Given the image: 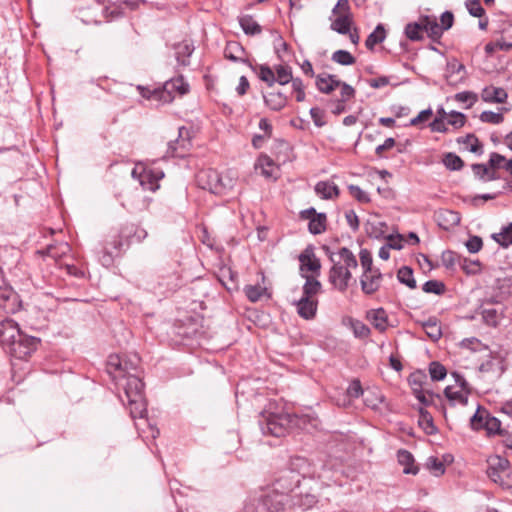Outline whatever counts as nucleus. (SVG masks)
<instances>
[{"label": "nucleus", "instance_id": "4c0bfd02", "mask_svg": "<svg viewBox=\"0 0 512 512\" xmlns=\"http://www.w3.org/2000/svg\"><path fill=\"white\" fill-rule=\"evenodd\" d=\"M439 226L445 230H448L451 226L458 225L460 222V216L458 213L452 210H443L438 214Z\"/></svg>", "mask_w": 512, "mask_h": 512}, {"label": "nucleus", "instance_id": "8fccbe9b", "mask_svg": "<svg viewBox=\"0 0 512 512\" xmlns=\"http://www.w3.org/2000/svg\"><path fill=\"white\" fill-rule=\"evenodd\" d=\"M138 90L140 91L141 96L146 99H155L165 103L172 101L171 97H164V93L160 88L150 90L149 88L138 86Z\"/></svg>", "mask_w": 512, "mask_h": 512}, {"label": "nucleus", "instance_id": "69168bd1", "mask_svg": "<svg viewBox=\"0 0 512 512\" xmlns=\"http://www.w3.org/2000/svg\"><path fill=\"white\" fill-rule=\"evenodd\" d=\"M506 161L507 160L503 155L497 152H492L489 157L488 165L492 170H498L503 168Z\"/></svg>", "mask_w": 512, "mask_h": 512}, {"label": "nucleus", "instance_id": "9d476101", "mask_svg": "<svg viewBox=\"0 0 512 512\" xmlns=\"http://www.w3.org/2000/svg\"><path fill=\"white\" fill-rule=\"evenodd\" d=\"M191 147V131L182 126L178 129V137L168 143L166 155L168 157L184 158Z\"/></svg>", "mask_w": 512, "mask_h": 512}, {"label": "nucleus", "instance_id": "393cba45", "mask_svg": "<svg viewBox=\"0 0 512 512\" xmlns=\"http://www.w3.org/2000/svg\"><path fill=\"white\" fill-rule=\"evenodd\" d=\"M343 324L352 330L355 338L365 339L368 338L371 333L370 328L365 323L352 317L344 318Z\"/></svg>", "mask_w": 512, "mask_h": 512}, {"label": "nucleus", "instance_id": "09e8293b", "mask_svg": "<svg viewBox=\"0 0 512 512\" xmlns=\"http://www.w3.org/2000/svg\"><path fill=\"white\" fill-rule=\"evenodd\" d=\"M17 298V293L10 286L5 285L0 288V306L10 308V303H16Z\"/></svg>", "mask_w": 512, "mask_h": 512}, {"label": "nucleus", "instance_id": "a18cd8bd", "mask_svg": "<svg viewBox=\"0 0 512 512\" xmlns=\"http://www.w3.org/2000/svg\"><path fill=\"white\" fill-rule=\"evenodd\" d=\"M492 238L503 248L512 245V222L503 227L501 232L493 234Z\"/></svg>", "mask_w": 512, "mask_h": 512}, {"label": "nucleus", "instance_id": "5701e85b", "mask_svg": "<svg viewBox=\"0 0 512 512\" xmlns=\"http://www.w3.org/2000/svg\"><path fill=\"white\" fill-rule=\"evenodd\" d=\"M315 193L322 199L329 200L339 196L338 186L330 181H319L314 187Z\"/></svg>", "mask_w": 512, "mask_h": 512}, {"label": "nucleus", "instance_id": "2f4dec72", "mask_svg": "<svg viewBox=\"0 0 512 512\" xmlns=\"http://www.w3.org/2000/svg\"><path fill=\"white\" fill-rule=\"evenodd\" d=\"M368 318L371 320L372 325L379 332L383 333L388 327V316L383 308L371 310L368 313Z\"/></svg>", "mask_w": 512, "mask_h": 512}, {"label": "nucleus", "instance_id": "4d7b16f0", "mask_svg": "<svg viewBox=\"0 0 512 512\" xmlns=\"http://www.w3.org/2000/svg\"><path fill=\"white\" fill-rule=\"evenodd\" d=\"M426 467L429 471H431L435 476L443 475L445 472V467L442 461H440L435 456H430L427 459Z\"/></svg>", "mask_w": 512, "mask_h": 512}, {"label": "nucleus", "instance_id": "f704fd0d", "mask_svg": "<svg viewBox=\"0 0 512 512\" xmlns=\"http://www.w3.org/2000/svg\"><path fill=\"white\" fill-rule=\"evenodd\" d=\"M418 424L427 435H433L437 432L432 415L423 407L419 409Z\"/></svg>", "mask_w": 512, "mask_h": 512}, {"label": "nucleus", "instance_id": "473e14b6", "mask_svg": "<svg viewBox=\"0 0 512 512\" xmlns=\"http://www.w3.org/2000/svg\"><path fill=\"white\" fill-rule=\"evenodd\" d=\"M426 335L436 342L442 337V330L439 321L436 317H429L428 320L421 323Z\"/></svg>", "mask_w": 512, "mask_h": 512}, {"label": "nucleus", "instance_id": "9b49d317", "mask_svg": "<svg viewBox=\"0 0 512 512\" xmlns=\"http://www.w3.org/2000/svg\"><path fill=\"white\" fill-rule=\"evenodd\" d=\"M427 376L424 372L418 370L411 373L408 377V383L411 386L414 396L417 400L424 406H429L432 403V398L436 396L437 398H441L440 395H434L432 392L427 391L426 393L429 395L427 397L425 395V391L423 389V385L426 382Z\"/></svg>", "mask_w": 512, "mask_h": 512}, {"label": "nucleus", "instance_id": "864d4df0", "mask_svg": "<svg viewBox=\"0 0 512 512\" xmlns=\"http://www.w3.org/2000/svg\"><path fill=\"white\" fill-rule=\"evenodd\" d=\"M422 22L421 23H409L405 27V35L411 41H419L423 38Z\"/></svg>", "mask_w": 512, "mask_h": 512}, {"label": "nucleus", "instance_id": "ddd939ff", "mask_svg": "<svg viewBox=\"0 0 512 512\" xmlns=\"http://www.w3.org/2000/svg\"><path fill=\"white\" fill-rule=\"evenodd\" d=\"M382 274L379 269H374L373 272H366L361 275L360 284L363 293L372 295L380 288L382 281Z\"/></svg>", "mask_w": 512, "mask_h": 512}, {"label": "nucleus", "instance_id": "72a5a7b5", "mask_svg": "<svg viewBox=\"0 0 512 512\" xmlns=\"http://www.w3.org/2000/svg\"><path fill=\"white\" fill-rule=\"evenodd\" d=\"M352 16L351 14H340L332 23L331 30L346 35L351 30Z\"/></svg>", "mask_w": 512, "mask_h": 512}, {"label": "nucleus", "instance_id": "f03ea898", "mask_svg": "<svg viewBox=\"0 0 512 512\" xmlns=\"http://www.w3.org/2000/svg\"><path fill=\"white\" fill-rule=\"evenodd\" d=\"M258 422L263 435L283 437L293 428H304L307 416L264 411L260 414Z\"/></svg>", "mask_w": 512, "mask_h": 512}, {"label": "nucleus", "instance_id": "de8ad7c7", "mask_svg": "<svg viewBox=\"0 0 512 512\" xmlns=\"http://www.w3.org/2000/svg\"><path fill=\"white\" fill-rule=\"evenodd\" d=\"M442 162L450 171H459L464 167V161L455 153L448 152L444 155Z\"/></svg>", "mask_w": 512, "mask_h": 512}, {"label": "nucleus", "instance_id": "e2e57ef3", "mask_svg": "<svg viewBox=\"0 0 512 512\" xmlns=\"http://www.w3.org/2000/svg\"><path fill=\"white\" fill-rule=\"evenodd\" d=\"M292 90L296 95L297 102H303L306 98L305 86L301 78L296 77L292 80Z\"/></svg>", "mask_w": 512, "mask_h": 512}, {"label": "nucleus", "instance_id": "7ed1b4c3", "mask_svg": "<svg viewBox=\"0 0 512 512\" xmlns=\"http://www.w3.org/2000/svg\"><path fill=\"white\" fill-rule=\"evenodd\" d=\"M115 383L122 388L133 419L144 418L147 413L144 397V383L139 374L115 376Z\"/></svg>", "mask_w": 512, "mask_h": 512}, {"label": "nucleus", "instance_id": "79ce46f5", "mask_svg": "<svg viewBox=\"0 0 512 512\" xmlns=\"http://www.w3.org/2000/svg\"><path fill=\"white\" fill-rule=\"evenodd\" d=\"M274 79L275 83H278L280 85H286L295 78L292 75V69L288 65H278L275 67L274 71Z\"/></svg>", "mask_w": 512, "mask_h": 512}, {"label": "nucleus", "instance_id": "6e6552de", "mask_svg": "<svg viewBox=\"0 0 512 512\" xmlns=\"http://www.w3.org/2000/svg\"><path fill=\"white\" fill-rule=\"evenodd\" d=\"M139 359L134 356L133 358L120 357L118 355H112L108 360V372L112 375L115 381V376L125 374L130 376L131 374H137L139 372Z\"/></svg>", "mask_w": 512, "mask_h": 512}, {"label": "nucleus", "instance_id": "39448f33", "mask_svg": "<svg viewBox=\"0 0 512 512\" xmlns=\"http://www.w3.org/2000/svg\"><path fill=\"white\" fill-rule=\"evenodd\" d=\"M198 179L203 189L221 196L226 195L235 184V180L232 177L223 175L213 169L201 171L198 174Z\"/></svg>", "mask_w": 512, "mask_h": 512}, {"label": "nucleus", "instance_id": "c756f323", "mask_svg": "<svg viewBox=\"0 0 512 512\" xmlns=\"http://www.w3.org/2000/svg\"><path fill=\"white\" fill-rule=\"evenodd\" d=\"M421 22L423 30L433 41H438L441 38L444 30L441 28L440 24L436 21L435 18L425 16L422 18Z\"/></svg>", "mask_w": 512, "mask_h": 512}, {"label": "nucleus", "instance_id": "e433bc0d", "mask_svg": "<svg viewBox=\"0 0 512 512\" xmlns=\"http://www.w3.org/2000/svg\"><path fill=\"white\" fill-rule=\"evenodd\" d=\"M386 38V30L383 24H378L374 31L370 33L365 41V46L369 50H373L377 44L382 43Z\"/></svg>", "mask_w": 512, "mask_h": 512}, {"label": "nucleus", "instance_id": "423d86ee", "mask_svg": "<svg viewBox=\"0 0 512 512\" xmlns=\"http://www.w3.org/2000/svg\"><path fill=\"white\" fill-rule=\"evenodd\" d=\"M487 476L502 487L512 486V469L508 459L492 455L487 459Z\"/></svg>", "mask_w": 512, "mask_h": 512}, {"label": "nucleus", "instance_id": "a211bd4d", "mask_svg": "<svg viewBox=\"0 0 512 512\" xmlns=\"http://www.w3.org/2000/svg\"><path fill=\"white\" fill-rule=\"evenodd\" d=\"M295 305L299 316L303 319L310 320L316 315L318 301L314 298L302 296Z\"/></svg>", "mask_w": 512, "mask_h": 512}, {"label": "nucleus", "instance_id": "13d9d810", "mask_svg": "<svg viewBox=\"0 0 512 512\" xmlns=\"http://www.w3.org/2000/svg\"><path fill=\"white\" fill-rule=\"evenodd\" d=\"M246 297L251 302H257L263 296L266 288L259 285H247L244 289Z\"/></svg>", "mask_w": 512, "mask_h": 512}, {"label": "nucleus", "instance_id": "0e129e2a", "mask_svg": "<svg viewBox=\"0 0 512 512\" xmlns=\"http://www.w3.org/2000/svg\"><path fill=\"white\" fill-rule=\"evenodd\" d=\"M359 257H360V262H361V265L363 267V273H366V272H373V261H372V256H371V253L367 250V249H361L360 253H359Z\"/></svg>", "mask_w": 512, "mask_h": 512}, {"label": "nucleus", "instance_id": "4be33fe9", "mask_svg": "<svg viewBox=\"0 0 512 512\" xmlns=\"http://www.w3.org/2000/svg\"><path fill=\"white\" fill-rule=\"evenodd\" d=\"M245 49L244 47L236 41H229L226 44V47L224 49V56L226 59L232 61V62H241L248 65L250 61L246 58H244Z\"/></svg>", "mask_w": 512, "mask_h": 512}, {"label": "nucleus", "instance_id": "37998d69", "mask_svg": "<svg viewBox=\"0 0 512 512\" xmlns=\"http://www.w3.org/2000/svg\"><path fill=\"white\" fill-rule=\"evenodd\" d=\"M306 281L303 285V297L314 298L321 291V283L313 276H304Z\"/></svg>", "mask_w": 512, "mask_h": 512}, {"label": "nucleus", "instance_id": "aec40b11", "mask_svg": "<svg viewBox=\"0 0 512 512\" xmlns=\"http://www.w3.org/2000/svg\"><path fill=\"white\" fill-rule=\"evenodd\" d=\"M340 80L336 75L321 73L316 76L315 85L323 94H330L339 87Z\"/></svg>", "mask_w": 512, "mask_h": 512}, {"label": "nucleus", "instance_id": "052dcab7", "mask_svg": "<svg viewBox=\"0 0 512 512\" xmlns=\"http://www.w3.org/2000/svg\"><path fill=\"white\" fill-rule=\"evenodd\" d=\"M449 116L450 118L448 119L447 124L453 126L455 129L463 127L466 123V116L461 112L451 111Z\"/></svg>", "mask_w": 512, "mask_h": 512}, {"label": "nucleus", "instance_id": "7c9ffc66", "mask_svg": "<svg viewBox=\"0 0 512 512\" xmlns=\"http://www.w3.org/2000/svg\"><path fill=\"white\" fill-rule=\"evenodd\" d=\"M177 62L182 66L190 64V57L194 51V46L189 42L178 43L174 46Z\"/></svg>", "mask_w": 512, "mask_h": 512}, {"label": "nucleus", "instance_id": "49530a36", "mask_svg": "<svg viewBox=\"0 0 512 512\" xmlns=\"http://www.w3.org/2000/svg\"><path fill=\"white\" fill-rule=\"evenodd\" d=\"M397 278L400 283L406 285L410 289L416 288V280L413 276V270L409 266L401 267L397 272Z\"/></svg>", "mask_w": 512, "mask_h": 512}, {"label": "nucleus", "instance_id": "5fc2aeb1", "mask_svg": "<svg viewBox=\"0 0 512 512\" xmlns=\"http://www.w3.org/2000/svg\"><path fill=\"white\" fill-rule=\"evenodd\" d=\"M461 257L451 250H446L441 255L442 265L447 269H453L456 263H460Z\"/></svg>", "mask_w": 512, "mask_h": 512}, {"label": "nucleus", "instance_id": "603ef678", "mask_svg": "<svg viewBox=\"0 0 512 512\" xmlns=\"http://www.w3.org/2000/svg\"><path fill=\"white\" fill-rule=\"evenodd\" d=\"M331 59L332 61L344 66L353 65L356 62V58L349 51L342 49L335 51L332 54Z\"/></svg>", "mask_w": 512, "mask_h": 512}, {"label": "nucleus", "instance_id": "f3484780", "mask_svg": "<svg viewBox=\"0 0 512 512\" xmlns=\"http://www.w3.org/2000/svg\"><path fill=\"white\" fill-rule=\"evenodd\" d=\"M21 331L16 323L8 321L6 324H2L0 328V342L3 345H7L11 350L14 346L16 339L20 335Z\"/></svg>", "mask_w": 512, "mask_h": 512}, {"label": "nucleus", "instance_id": "c85d7f7f", "mask_svg": "<svg viewBox=\"0 0 512 512\" xmlns=\"http://www.w3.org/2000/svg\"><path fill=\"white\" fill-rule=\"evenodd\" d=\"M250 69L258 76V78L265 82L269 87L275 84L274 71L266 64H252L248 63Z\"/></svg>", "mask_w": 512, "mask_h": 512}, {"label": "nucleus", "instance_id": "412c9836", "mask_svg": "<svg viewBox=\"0 0 512 512\" xmlns=\"http://www.w3.org/2000/svg\"><path fill=\"white\" fill-rule=\"evenodd\" d=\"M164 177L161 170L145 169L140 175V184L149 191H156L159 188L158 181Z\"/></svg>", "mask_w": 512, "mask_h": 512}, {"label": "nucleus", "instance_id": "6e6d98bb", "mask_svg": "<svg viewBox=\"0 0 512 512\" xmlns=\"http://www.w3.org/2000/svg\"><path fill=\"white\" fill-rule=\"evenodd\" d=\"M423 291L426 293H433L442 295L445 292V284L438 280H428L423 284Z\"/></svg>", "mask_w": 512, "mask_h": 512}, {"label": "nucleus", "instance_id": "bf43d9fd", "mask_svg": "<svg viewBox=\"0 0 512 512\" xmlns=\"http://www.w3.org/2000/svg\"><path fill=\"white\" fill-rule=\"evenodd\" d=\"M465 6L469 14L473 17L481 18L485 14V10L480 4V0H466Z\"/></svg>", "mask_w": 512, "mask_h": 512}, {"label": "nucleus", "instance_id": "f8f14e48", "mask_svg": "<svg viewBox=\"0 0 512 512\" xmlns=\"http://www.w3.org/2000/svg\"><path fill=\"white\" fill-rule=\"evenodd\" d=\"M39 344V338L29 336L21 332L16 339L14 346L11 347V354L18 359H24L31 355V353L37 349Z\"/></svg>", "mask_w": 512, "mask_h": 512}, {"label": "nucleus", "instance_id": "a878e982", "mask_svg": "<svg viewBox=\"0 0 512 512\" xmlns=\"http://www.w3.org/2000/svg\"><path fill=\"white\" fill-rule=\"evenodd\" d=\"M397 459L401 466H403V473L416 475L419 467L415 465V459L411 452L401 449L397 453Z\"/></svg>", "mask_w": 512, "mask_h": 512}, {"label": "nucleus", "instance_id": "a19ab883", "mask_svg": "<svg viewBox=\"0 0 512 512\" xmlns=\"http://www.w3.org/2000/svg\"><path fill=\"white\" fill-rule=\"evenodd\" d=\"M458 144H468V150L471 153L482 155L483 154V144L479 141V139L475 136V134L470 133L464 137L457 138Z\"/></svg>", "mask_w": 512, "mask_h": 512}, {"label": "nucleus", "instance_id": "cd10ccee", "mask_svg": "<svg viewBox=\"0 0 512 512\" xmlns=\"http://www.w3.org/2000/svg\"><path fill=\"white\" fill-rule=\"evenodd\" d=\"M121 237H126V243L142 242L147 237V231L133 224L126 225L121 229Z\"/></svg>", "mask_w": 512, "mask_h": 512}, {"label": "nucleus", "instance_id": "c9c22d12", "mask_svg": "<svg viewBox=\"0 0 512 512\" xmlns=\"http://www.w3.org/2000/svg\"><path fill=\"white\" fill-rule=\"evenodd\" d=\"M239 24L246 35H257L262 31L261 26L254 20L251 15H243L239 17Z\"/></svg>", "mask_w": 512, "mask_h": 512}, {"label": "nucleus", "instance_id": "1a4fd4ad", "mask_svg": "<svg viewBox=\"0 0 512 512\" xmlns=\"http://www.w3.org/2000/svg\"><path fill=\"white\" fill-rule=\"evenodd\" d=\"M284 509V501L275 492L260 495L253 503L246 506L247 512H280Z\"/></svg>", "mask_w": 512, "mask_h": 512}, {"label": "nucleus", "instance_id": "680f3d73", "mask_svg": "<svg viewBox=\"0 0 512 512\" xmlns=\"http://www.w3.org/2000/svg\"><path fill=\"white\" fill-rule=\"evenodd\" d=\"M480 120L484 123L500 124L504 121V116L493 111H483L480 114Z\"/></svg>", "mask_w": 512, "mask_h": 512}, {"label": "nucleus", "instance_id": "b1692460", "mask_svg": "<svg viewBox=\"0 0 512 512\" xmlns=\"http://www.w3.org/2000/svg\"><path fill=\"white\" fill-rule=\"evenodd\" d=\"M263 100L269 109L273 111H280L287 105L288 98L285 94L278 91L263 94Z\"/></svg>", "mask_w": 512, "mask_h": 512}, {"label": "nucleus", "instance_id": "338daca9", "mask_svg": "<svg viewBox=\"0 0 512 512\" xmlns=\"http://www.w3.org/2000/svg\"><path fill=\"white\" fill-rule=\"evenodd\" d=\"M350 194L359 202L361 203H368L370 202V198L368 194L363 191L359 186L357 185H350L348 187Z\"/></svg>", "mask_w": 512, "mask_h": 512}, {"label": "nucleus", "instance_id": "ea45409f", "mask_svg": "<svg viewBox=\"0 0 512 512\" xmlns=\"http://www.w3.org/2000/svg\"><path fill=\"white\" fill-rule=\"evenodd\" d=\"M327 216L325 213L320 212L308 223V231L313 235H318L326 231Z\"/></svg>", "mask_w": 512, "mask_h": 512}, {"label": "nucleus", "instance_id": "0eeeda50", "mask_svg": "<svg viewBox=\"0 0 512 512\" xmlns=\"http://www.w3.org/2000/svg\"><path fill=\"white\" fill-rule=\"evenodd\" d=\"M470 425L473 430L484 429L488 437L498 436L501 433L502 421L491 415V413L481 406H478L476 412L470 419Z\"/></svg>", "mask_w": 512, "mask_h": 512}, {"label": "nucleus", "instance_id": "dca6fc26", "mask_svg": "<svg viewBox=\"0 0 512 512\" xmlns=\"http://www.w3.org/2000/svg\"><path fill=\"white\" fill-rule=\"evenodd\" d=\"M495 301L493 299L486 300L481 309V316L483 322L491 327H497L501 318L503 317V310H499L494 307H486V305H492Z\"/></svg>", "mask_w": 512, "mask_h": 512}, {"label": "nucleus", "instance_id": "6ab92c4d", "mask_svg": "<svg viewBox=\"0 0 512 512\" xmlns=\"http://www.w3.org/2000/svg\"><path fill=\"white\" fill-rule=\"evenodd\" d=\"M160 89L164 93V97H171L173 99V92H177L179 95H184L189 91V85L185 82L183 76H178L166 81L163 88Z\"/></svg>", "mask_w": 512, "mask_h": 512}, {"label": "nucleus", "instance_id": "774afa93", "mask_svg": "<svg viewBox=\"0 0 512 512\" xmlns=\"http://www.w3.org/2000/svg\"><path fill=\"white\" fill-rule=\"evenodd\" d=\"M465 246L470 253H477L483 247L482 238L476 235L471 236L465 243Z\"/></svg>", "mask_w": 512, "mask_h": 512}, {"label": "nucleus", "instance_id": "58836bf2", "mask_svg": "<svg viewBox=\"0 0 512 512\" xmlns=\"http://www.w3.org/2000/svg\"><path fill=\"white\" fill-rule=\"evenodd\" d=\"M69 251V244L61 242L59 244H50L44 250L38 251V253L57 259L67 254Z\"/></svg>", "mask_w": 512, "mask_h": 512}, {"label": "nucleus", "instance_id": "20e7f679", "mask_svg": "<svg viewBox=\"0 0 512 512\" xmlns=\"http://www.w3.org/2000/svg\"><path fill=\"white\" fill-rule=\"evenodd\" d=\"M339 260L335 259V254L330 253V261L333 263L329 270L328 280L330 284L340 292H345L352 279L351 269L358 266L355 255L347 247H342L338 251Z\"/></svg>", "mask_w": 512, "mask_h": 512}, {"label": "nucleus", "instance_id": "c03bdc74", "mask_svg": "<svg viewBox=\"0 0 512 512\" xmlns=\"http://www.w3.org/2000/svg\"><path fill=\"white\" fill-rule=\"evenodd\" d=\"M445 397L451 402L452 405L456 403L466 406L468 404V395L464 391H453L451 386H447L444 389Z\"/></svg>", "mask_w": 512, "mask_h": 512}, {"label": "nucleus", "instance_id": "f257e3e1", "mask_svg": "<svg viewBox=\"0 0 512 512\" xmlns=\"http://www.w3.org/2000/svg\"><path fill=\"white\" fill-rule=\"evenodd\" d=\"M315 477H319V475L313 463L305 457L293 456L286 466L278 472L273 482V492L283 498L284 495L299 486L301 479H313Z\"/></svg>", "mask_w": 512, "mask_h": 512}, {"label": "nucleus", "instance_id": "2eb2a0df", "mask_svg": "<svg viewBox=\"0 0 512 512\" xmlns=\"http://www.w3.org/2000/svg\"><path fill=\"white\" fill-rule=\"evenodd\" d=\"M445 78L447 83L451 86H457L458 84L463 83L466 79L465 66L457 60L448 62Z\"/></svg>", "mask_w": 512, "mask_h": 512}, {"label": "nucleus", "instance_id": "4468645a", "mask_svg": "<svg viewBox=\"0 0 512 512\" xmlns=\"http://www.w3.org/2000/svg\"><path fill=\"white\" fill-rule=\"evenodd\" d=\"M300 270H308L319 274L321 269L320 260L315 256L313 245H308L298 257Z\"/></svg>", "mask_w": 512, "mask_h": 512}, {"label": "nucleus", "instance_id": "3c124183", "mask_svg": "<svg viewBox=\"0 0 512 512\" xmlns=\"http://www.w3.org/2000/svg\"><path fill=\"white\" fill-rule=\"evenodd\" d=\"M429 375L431 380L433 381H441L443 380L447 375V369L443 364H441L438 361H432L429 364Z\"/></svg>", "mask_w": 512, "mask_h": 512}, {"label": "nucleus", "instance_id": "bb28decb", "mask_svg": "<svg viewBox=\"0 0 512 512\" xmlns=\"http://www.w3.org/2000/svg\"><path fill=\"white\" fill-rule=\"evenodd\" d=\"M481 96L483 101L488 103H504L508 94L501 87L488 86L483 89Z\"/></svg>", "mask_w": 512, "mask_h": 512}]
</instances>
